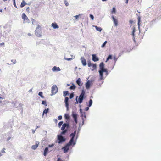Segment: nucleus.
I'll list each match as a JSON object with an SVG mask.
<instances>
[{
    "label": "nucleus",
    "instance_id": "8fccbe9b",
    "mask_svg": "<svg viewBox=\"0 0 161 161\" xmlns=\"http://www.w3.org/2000/svg\"><path fill=\"white\" fill-rule=\"evenodd\" d=\"M90 17L92 20L94 19V17L93 15L90 14Z\"/></svg>",
    "mask_w": 161,
    "mask_h": 161
},
{
    "label": "nucleus",
    "instance_id": "864d4df0",
    "mask_svg": "<svg viewBox=\"0 0 161 161\" xmlns=\"http://www.w3.org/2000/svg\"><path fill=\"white\" fill-rule=\"evenodd\" d=\"M54 146V144H52L51 145H50V144L49 145H48V147H53Z\"/></svg>",
    "mask_w": 161,
    "mask_h": 161
},
{
    "label": "nucleus",
    "instance_id": "412c9836",
    "mask_svg": "<svg viewBox=\"0 0 161 161\" xmlns=\"http://www.w3.org/2000/svg\"><path fill=\"white\" fill-rule=\"evenodd\" d=\"M99 67L100 70H101L104 68V64L103 62H102L100 64Z\"/></svg>",
    "mask_w": 161,
    "mask_h": 161
},
{
    "label": "nucleus",
    "instance_id": "6e6d98bb",
    "mask_svg": "<svg viewBox=\"0 0 161 161\" xmlns=\"http://www.w3.org/2000/svg\"><path fill=\"white\" fill-rule=\"evenodd\" d=\"M80 15V14H79L78 15H76L75 16V19H77L79 17V16Z\"/></svg>",
    "mask_w": 161,
    "mask_h": 161
},
{
    "label": "nucleus",
    "instance_id": "f8f14e48",
    "mask_svg": "<svg viewBox=\"0 0 161 161\" xmlns=\"http://www.w3.org/2000/svg\"><path fill=\"white\" fill-rule=\"evenodd\" d=\"M52 70L53 72H58L60 71L61 70L59 67L54 66L53 67Z\"/></svg>",
    "mask_w": 161,
    "mask_h": 161
},
{
    "label": "nucleus",
    "instance_id": "a18cd8bd",
    "mask_svg": "<svg viewBox=\"0 0 161 161\" xmlns=\"http://www.w3.org/2000/svg\"><path fill=\"white\" fill-rule=\"evenodd\" d=\"M90 82L91 83V84H92L93 82H94V80L93 79H91V80H89Z\"/></svg>",
    "mask_w": 161,
    "mask_h": 161
},
{
    "label": "nucleus",
    "instance_id": "774afa93",
    "mask_svg": "<svg viewBox=\"0 0 161 161\" xmlns=\"http://www.w3.org/2000/svg\"><path fill=\"white\" fill-rule=\"evenodd\" d=\"M29 7H28L26 9V10L27 11H29Z\"/></svg>",
    "mask_w": 161,
    "mask_h": 161
},
{
    "label": "nucleus",
    "instance_id": "13d9d810",
    "mask_svg": "<svg viewBox=\"0 0 161 161\" xmlns=\"http://www.w3.org/2000/svg\"><path fill=\"white\" fill-rule=\"evenodd\" d=\"M82 125H83L84 124V119L83 118H82Z\"/></svg>",
    "mask_w": 161,
    "mask_h": 161
},
{
    "label": "nucleus",
    "instance_id": "c756f323",
    "mask_svg": "<svg viewBox=\"0 0 161 161\" xmlns=\"http://www.w3.org/2000/svg\"><path fill=\"white\" fill-rule=\"evenodd\" d=\"M31 21H32V24L33 25H36V24H37V22L35 19H32V20H31Z\"/></svg>",
    "mask_w": 161,
    "mask_h": 161
},
{
    "label": "nucleus",
    "instance_id": "ea45409f",
    "mask_svg": "<svg viewBox=\"0 0 161 161\" xmlns=\"http://www.w3.org/2000/svg\"><path fill=\"white\" fill-rule=\"evenodd\" d=\"M64 1L66 6H67L69 5V3L67 0H64Z\"/></svg>",
    "mask_w": 161,
    "mask_h": 161
},
{
    "label": "nucleus",
    "instance_id": "a878e982",
    "mask_svg": "<svg viewBox=\"0 0 161 161\" xmlns=\"http://www.w3.org/2000/svg\"><path fill=\"white\" fill-rule=\"evenodd\" d=\"M26 4V3L24 0H23L21 3L20 6L21 8H22L24 7Z\"/></svg>",
    "mask_w": 161,
    "mask_h": 161
},
{
    "label": "nucleus",
    "instance_id": "4be33fe9",
    "mask_svg": "<svg viewBox=\"0 0 161 161\" xmlns=\"http://www.w3.org/2000/svg\"><path fill=\"white\" fill-rule=\"evenodd\" d=\"M49 110V109L48 108L45 109L43 111L42 113V117L43 116L44 114H46L47 113H48V112Z\"/></svg>",
    "mask_w": 161,
    "mask_h": 161
},
{
    "label": "nucleus",
    "instance_id": "3c124183",
    "mask_svg": "<svg viewBox=\"0 0 161 161\" xmlns=\"http://www.w3.org/2000/svg\"><path fill=\"white\" fill-rule=\"evenodd\" d=\"M5 150V149L4 148H3L1 151V152L2 153H5V151L4 150Z\"/></svg>",
    "mask_w": 161,
    "mask_h": 161
},
{
    "label": "nucleus",
    "instance_id": "58836bf2",
    "mask_svg": "<svg viewBox=\"0 0 161 161\" xmlns=\"http://www.w3.org/2000/svg\"><path fill=\"white\" fill-rule=\"evenodd\" d=\"M92 66L94 69H95L97 68V65L95 64H93Z\"/></svg>",
    "mask_w": 161,
    "mask_h": 161
},
{
    "label": "nucleus",
    "instance_id": "dca6fc26",
    "mask_svg": "<svg viewBox=\"0 0 161 161\" xmlns=\"http://www.w3.org/2000/svg\"><path fill=\"white\" fill-rule=\"evenodd\" d=\"M76 83L80 86L82 85V83H81V81L80 78H78L76 81Z\"/></svg>",
    "mask_w": 161,
    "mask_h": 161
},
{
    "label": "nucleus",
    "instance_id": "f03ea898",
    "mask_svg": "<svg viewBox=\"0 0 161 161\" xmlns=\"http://www.w3.org/2000/svg\"><path fill=\"white\" fill-rule=\"evenodd\" d=\"M85 94V91L84 90H82L81 94L78 98V100L79 101L80 104L81 103L83 102V100L86 98Z\"/></svg>",
    "mask_w": 161,
    "mask_h": 161
},
{
    "label": "nucleus",
    "instance_id": "9b49d317",
    "mask_svg": "<svg viewBox=\"0 0 161 161\" xmlns=\"http://www.w3.org/2000/svg\"><path fill=\"white\" fill-rule=\"evenodd\" d=\"M39 143V142L36 141L35 145H32L31 147V148L33 150L36 149L38 147Z\"/></svg>",
    "mask_w": 161,
    "mask_h": 161
},
{
    "label": "nucleus",
    "instance_id": "2f4dec72",
    "mask_svg": "<svg viewBox=\"0 0 161 161\" xmlns=\"http://www.w3.org/2000/svg\"><path fill=\"white\" fill-rule=\"evenodd\" d=\"M74 92H72V93H71L69 95V98L70 99H72L73 98V97H74Z\"/></svg>",
    "mask_w": 161,
    "mask_h": 161
},
{
    "label": "nucleus",
    "instance_id": "aec40b11",
    "mask_svg": "<svg viewBox=\"0 0 161 161\" xmlns=\"http://www.w3.org/2000/svg\"><path fill=\"white\" fill-rule=\"evenodd\" d=\"M48 151V147H46L45 148V149H44V153H43V155L44 156H46Z\"/></svg>",
    "mask_w": 161,
    "mask_h": 161
},
{
    "label": "nucleus",
    "instance_id": "c9c22d12",
    "mask_svg": "<svg viewBox=\"0 0 161 161\" xmlns=\"http://www.w3.org/2000/svg\"><path fill=\"white\" fill-rule=\"evenodd\" d=\"M103 72H107L108 70L107 69L105 68H104L101 70Z\"/></svg>",
    "mask_w": 161,
    "mask_h": 161
},
{
    "label": "nucleus",
    "instance_id": "de8ad7c7",
    "mask_svg": "<svg viewBox=\"0 0 161 161\" xmlns=\"http://www.w3.org/2000/svg\"><path fill=\"white\" fill-rule=\"evenodd\" d=\"M107 58H108L109 59H112V55H109L108 57Z\"/></svg>",
    "mask_w": 161,
    "mask_h": 161
},
{
    "label": "nucleus",
    "instance_id": "c85d7f7f",
    "mask_svg": "<svg viewBox=\"0 0 161 161\" xmlns=\"http://www.w3.org/2000/svg\"><path fill=\"white\" fill-rule=\"evenodd\" d=\"M92 99H90L89 100V103H88V104L87 105V106L89 107H90L92 105Z\"/></svg>",
    "mask_w": 161,
    "mask_h": 161
},
{
    "label": "nucleus",
    "instance_id": "e2e57ef3",
    "mask_svg": "<svg viewBox=\"0 0 161 161\" xmlns=\"http://www.w3.org/2000/svg\"><path fill=\"white\" fill-rule=\"evenodd\" d=\"M117 58L115 57H114V60L115 61V62L117 61Z\"/></svg>",
    "mask_w": 161,
    "mask_h": 161
},
{
    "label": "nucleus",
    "instance_id": "20e7f679",
    "mask_svg": "<svg viewBox=\"0 0 161 161\" xmlns=\"http://www.w3.org/2000/svg\"><path fill=\"white\" fill-rule=\"evenodd\" d=\"M72 145L73 146V144L71 143H69V142L66 144L64 147L62 148V149L64 150V153H67L69 149V147Z\"/></svg>",
    "mask_w": 161,
    "mask_h": 161
},
{
    "label": "nucleus",
    "instance_id": "4d7b16f0",
    "mask_svg": "<svg viewBox=\"0 0 161 161\" xmlns=\"http://www.w3.org/2000/svg\"><path fill=\"white\" fill-rule=\"evenodd\" d=\"M89 109V107H86L85 109V110L86 111H87Z\"/></svg>",
    "mask_w": 161,
    "mask_h": 161
},
{
    "label": "nucleus",
    "instance_id": "f257e3e1",
    "mask_svg": "<svg viewBox=\"0 0 161 161\" xmlns=\"http://www.w3.org/2000/svg\"><path fill=\"white\" fill-rule=\"evenodd\" d=\"M76 133V130H75L73 133L70 134V137H71V139L69 142L73 144V146H74L76 143V142L74 141L75 137V136Z\"/></svg>",
    "mask_w": 161,
    "mask_h": 161
},
{
    "label": "nucleus",
    "instance_id": "1a4fd4ad",
    "mask_svg": "<svg viewBox=\"0 0 161 161\" xmlns=\"http://www.w3.org/2000/svg\"><path fill=\"white\" fill-rule=\"evenodd\" d=\"M92 60L94 62H97L99 60V59L98 57H97L96 54H93L92 55Z\"/></svg>",
    "mask_w": 161,
    "mask_h": 161
},
{
    "label": "nucleus",
    "instance_id": "bb28decb",
    "mask_svg": "<svg viewBox=\"0 0 161 161\" xmlns=\"http://www.w3.org/2000/svg\"><path fill=\"white\" fill-rule=\"evenodd\" d=\"M141 22V18L139 16L138 17V28L139 29L140 28V22Z\"/></svg>",
    "mask_w": 161,
    "mask_h": 161
},
{
    "label": "nucleus",
    "instance_id": "423d86ee",
    "mask_svg": "<svg viewBox=\"0 0 161 161\" xmlns=\"http://www.w3.org/2000/svg\"><path fill=\"white\" fill-rule=\"evenodd\" d=\"M51 92L52 94H51V96H53L57 92L58 88L56 85H53L52 87Z\"/></svg>",
    "mask_w": 161,
    "mask_h": 161
},
{
    "label": "nucleus",
    "instance_id": "052dcab7",
    "mask_svg": "<svg viewBox=\"0 0 161 161\" xmlns=\"http://www.w3.org/2000/svg\"><path fill=\"white\" fill-rule=\"evenodd\" d=\"M74 120L76 124H77L78 123L77 119H74Z\"/></svg>",
    "mask_w": 161,
    "mask_h": 161
},
{
    "label": "nucleus",
    "instance_id": "473e14b6",
    "mask_svg": "<svg viewBox=\"0 0 161 161\" xmlns=\"http://www.w3.org/2000/svg\"><path fill=\"white\" fill-rule=\"evenodd\" d=\"M88 63V65L89 67H90L92 66V65L93 64L91 63L90 60H89L87 61Z\"/></svg>",
    "mask_w": 161,
    "mask_h": 161
},
{
    "label": "nucleus",
    "instance_id": "5701e85b",
    "mask_svg": "<svg viewBox=\"0 0 161 161\" xmlns=\"http://www.w3.org/2000/svg\"><path fill=\"white\" fill-rule=\"evenodd\" d=\"M22 19H23L24 20H25V19H28L27 17L26 16V14L24 13H23L22 14Z\"/></svg>",
    "mask_w": 161,
    "mask_h": 161
},
{
    "label": "nucleus",
    "instance_id": "37998d69",
    "mask_svg": "<svg viewBox=\"0 0 161 161\" xmlns=\"http://www.w3.org/2000/svg\"><path fill=\"white\" fill-rule=\"evenodd\" d=\"M42 103L43 105H44L45 106H47V104L46 103V101H42Z\"/></svg>",
    "mask_w": 161,
    "mask_h": 161
},
{
    "label": "nucleus",
    "instance_id": "cd10ccee",
    "mask_svg": "<svg viewBox=\"0 0 161 161\" xmlns=\"http://www.w3.org/2000/svg\"><path fill=\"white\" fill-rule=\"evenodd\" d=\"M76 88V86L74 84H72L70 87V89L71 90H75Z\"/></svg>",
    "mask_w": 161,
    "mask_h": 161
},
{
    "label": "nucleus",
    "instance_id": "9d476101",
    "mask_svg": "<svg viewBox=\"0 0 161 161\" xmlns=\"http://www.w3.org/2000/svg\"><path fill=\"white\" fill-rule=\"evenodd\" d=\"M92 85L91 83L89 80H87L85 84L86 88L87 89H89L91 86Z\"/></svg>",
    "mask_w": 161,
    "mask_h": 161
},
{
    "label": "nucleus",
    "instance_id": "f3484780",
    "mask_svg": "<svg viewBox=\"0 0 161 161\" xmlns=\"http://www.w3.org/2000/svg\"><path fill=\"white\" fill-rule=\"evenodd\" d=\"M64 117L68 121H69L70 120V117L69 114H64Z\"/></svg>",
    "mask_w": 161,
    "mask_h": 161
},
{
    "label": "nucleus",
    "instance_id": "f704fd0d",
    "mask_svg": "<svg viewBox=\"0 0 161 161\" xmlns=\"http://www.w3.org/2000/svg\"><path fill=\"white\" fill-rule=\"evenodd\" d=\"M135 29L134 28L133 29V30H132V35L133 36V37L135 36L134 33H135Z\"/></svg>",
    "mask_w": 161,
    "mask_h": 161
},
{
    "label": "nucleus",
    "instance_id": "49530a36",
    "mask_svg": "<svg viewBox=\"0 0 161 161\" xmlns=\"http://www.w3.org/2000/svg\"><path fill=\"white\" fill-rule=\"evenodd\" d=\"M64 59L65 60H68V61H71V60H72L73 59V58H64Z\"/></svg>",
    "mask_w": 161,
    "mask_h": 161
},
{
    "label": "nucleus",
    "instance_id": "603ef678",
    "mask_svg": "<svg viewBox=\"0 0 161 161\" xmlns=\"http://www.w3.org/2000/svg\"><path fill=\"white\" fill-rule=\"evenodd\" d=\"M65 103V106L66 107H69V104L68 103V102H64Z\"/></svg>",
    "mask_w": 161,
    "mask_h": 161
},
{
    "label": "nucleus",
    "instance_id": "39448f33",
    "mask_svg": "<svg viewBox=\"0 0 161 161\" xmlns=\"http://www.w3.org/2000/svg\"><path fill=\"white\" fill-rule=\"evenodd\" d=\"M57 137L58 144H61L66 141V138L61 135H58Z\"/></svg>",
    "mask_w": 161,
    "mask_h": 161
},
{
    "label": "nucleus",
    "instance_id": "79ce46f5",
    "mask_svg": "<svg viewBox=\"0 0 161 161\" xmlns=\"http://www.w3.org/2000/svg\"><path fill=\"white\" fill-rule=\"evenodd\" d=\"M81 114V116L82 118H83V116H84L85 118H86V115L85 114V112L82 113Z\"/></svg>",
    "mask_w": 161,
    "mask_h": 161
},
{
    "label": "nucleus",
    "instance_id": "c03bdc74",
    "mask_svg": "<svg viewBox=\"0 0 161 161\" xmlns=\"http://www.w3.org/2000/svg\"><path fill=\"white\" fill-rule=\"evenodd\" d=\"M69 98L68 97H66L64 100V102H68Z\"/></svg>",
    "mask_w": 161,
    "mask_h": 161
},
{
    "label": "nucleus",
    "instance_id": "0eeeda50",
    "mask_svg": "<svg viewBox=\"0 0 161 161\" xmlns=\"http://www.w3.org/2000/svg\"><path fill=\"white\" fill-rule=\"evenodd\" d=\"M70 128V126L69 123L68 122L64 123L61 128V130H65L66 129H68V130Z\"/></svg>",
    "mask_w": 161,
    "mask_h": 161
},
{
    "label": "nucleus",
    "instance_id": "393cba45",
    "mask_svg": "<svg viewBox=\"0 0 161 161\" xmlns=\"http://www.w3.org/2000/svg\"><path fill=\"white\" fill-rule=\"evenodd\" d=\"M94 26L95 27L97 31L99 32H101L102 30V29L100 27H98L97 26Z\"/></svg>",
    "mask_w": 161,
    "mask_h": 161
},
{
    "label": "nucleus",
    "instance_id": "b1692460",
    "mask_svg": "<svg viewBox=\"0 0 161 161\" xmlns=\"http://www.w3.org/2000/svg\"><path fill=\"white\" fill-rule=\"evenodd\" d=\"M63 93V96L64 97H66L67 95H68L69 94V91H64Z\"/></svg>",
    "mask_w": 161,
    "mask_h": 161
},
{
    "label": "nucleus",
    "instance_id": "09e8293b",
    "mask_svg": "<svg viewBox=\"0 0 161 161\" xmlns=\"http://www.w3.org/2000/svg\"><path fill=\"white\" fill-rule=\"evenodd\" d=\"M62 119V116L61 115H60L58 116V119L59 120H61Z\"/></svg>",
    "mask_w": 161,
    "mask_h": 161
},
{
    "label": "nucleus",
    "instance_id": "4468645a",
    "mask_svg": "<svg viewBox=\"0 0 161 161\" xmlns=\"http://www.w3.org/2000/svg\"><path fill=\"white\" fill-rule=\"evenodd\" d=\"M112 18L113 19V21L114 22L115 25L117 26L118 25V20L117 19H115L114 16H112Z\"/></svg>",
    "mask_w": 161,
    "mask_h": 161
},
{
    "label": "nucleus",
    "instance_id": "e433bc0d",
    "mask_svg": "<svg viewBox=\"0 0 161 161\" xmlns=\"http://www.w3.org/2000/svg\"><path fill=\"white\" fill-rule=\"evenodd\" d=\"M107 41H105L103 43V44L101 46V47L102 48L104 47L106 43H107Z\"/></svg>",
    "mask_w": 161,
    "mask_h": 161
},
{
    "label": "nucleus",
    "instance_id": "7ed1b4c3",
    "mask_svg": "<svg viewBox=\"0 0 161 161\" xmlns=\"http://www.w3.org/2000/svg\"><path fill=\"white\" fill-rule=\"evenodd\" d=\"M40 27L41 26L39 25H37L35 31V35L39 37H41L42 36Z\"/></svg>",
    "mask_w": 161,
    "mask_h": 161
},
{
    "label": "nucleus",
    "instance_id": "72a5a7b5",
    "mask_svg": "<svg viewBox=\"0 0 161 161\" xmlns=\"http://www.w3.org/2000/svg\"><path fill=\"white\" fill-rule=\"evenodd\" d=\"M63 124V121H61L59 122L58 124V127L60 128L61 126Z\"/></svg>",
    "mask_w": 161,
    "mask_h": 161
},
{
    "label": "nucleus",
    "instance_id": "a211bd4d",
    "mask_svg": "<svg viewBox=\"0 0 161 161\" xmlns=\"http://www.w3.org/2000/svg\"><path fill=\"white\" fill-rule=\"evenodd\" d=\"M51 26L55 29L58 28H59L58 26L56 23H52L51 25Z\"/></svg>",
    "mask_w": 161,
    "mask_h": 161
},
{
    "label": "nucleus",
    "instance_id": "bf43d9fd",
    "mask_svg": "<svg viewBox=\"0 0 161 161\" xmlns=\"http://www.w3.org/2000/svg\"><path fill=\"white\" fill-rule=\"evenodd\" d=\"M36 130V129L35 130L32 129V133L33 134H34L35 133V131Z\"/></svg>",
    "mask_w": 161,
    "mask_h": 161
},
{
    "label": "nucleus",
    "instance_id": "ddd939ff",
    "mask_svg": "<svg viewBox=\"0 0 161 161\" xmlns=\"http://www.w3.org/2000/svg\"><path fill=\"white\" fill-rule=\"evenodd\" d=\"M72 116L73 118L74 119H77V114L76 113H75L73 111L72 112Z\"/></svg>",
    "mask_w": 161,
    "mask_h": 161
},
{
    "label": "nucleus",
    "instance_id": "a19ab883",
    "mask_svg": "<svg viewBox=\"0 0 161 161\" xmlns=\"http://www.w3.org/2000/svg\"><path fill=\"white\" fill-rule=\"evenodd\" d=\"M78 96H76V98H75V101L76 102L75 103V104H78V103H79V101L78 100Z\"/></svg>",
    "mask_w": 161,
    "mask_h": 161
},
{
    "label": "nucleus",
    "instance_id": "338daca9",
    "mask_svg": "<svg viewBox=\"0 0 161 161\" xmlns=\"http://www.w3.org/2000/svg\"><path fill=\"white\" fill-rule=\"evenodd\" d=\"M129 22L131 24H132L133 23V21L132 20H130Z\"/></svg>",
    "mask_w": 161,
    "mask_h": 161
},
{
    "label": "nucleus",
    "instance_id": "0e129e2a",
    "mask_svg": "<svg viewBox=\"0 0 161 161\" xmlns=\"http://www.w3.org/2000/svg\"><path fill=\"white\" fill-rule=\"evenodd\" d=\"M54 121L55 123H57L58 122V120L56 119H54Z\"/></svg>",
    "mask_w": 161,
    "mask_h": 161
},
{
    "label": "nucleus",
    "instance_id": "2eb2a0df",
    "mask_svg": "<svg viewBox=\"0 0 161 161\" xmlns=\"http://www.w3.org/2000/svg\"><path fill=\"white\" fill-rule=\"evenodd\" d=\"M98 72L99 73V75L100 76V79L101 80H103V72L101 70H99L98 71Z\"/></svg>",
    "mask_w": 161,
    "mask_h": 161
},
{
    "label": "nucleus",
    "instance_id": "6e6552de",
    "mask_svg": "<svg viewBox=\"0 0 161 161\" xmlns=\"http://www.w3.org/2000/svg\"><path fill=\"white\" fill-rule=\"evenodd\" d=\"M80 60L81 61L82 64L83 66H85L86 65V61L84 57H82L81 58Z\"/></svg>",
    "mask_w": 161,
    "mask_h": 161
},
{
    "label": "nucleus",
    "instance_id": "7c9ffc66",
    "mask_svg": "<svg viewBox=\"0 0 161 161\" xmlns=\"http://www.w3.org/2000/svg\"><path fill=\"white\" fill-rule=\"evenodd\" d=\"M43 93L42 92H39L38 93V95L40 96L42 98H44V97L42 95Z\"/></svg>",
    "mask_w": 161,
    "mask_h": 161
},
{
    "label": "nucleus",
    "instance_id": "6ab92c4d",
    "mask_svg": "<svg viewBox=\"0 0 161 161\" xmlns=\"http://www.w3.org/2000/svg\"><path fill=\"white\" fill-rule=\"evenodd\" d=\"M62 131L61 132L60 134L59 135H61L63 136V135H65L68 131V129H66L65 130H62Z\"/></svg>",
    "mask_w": 161,
    "mask_h": 161
},
{
    "label": "nucleus",
    "instance_id": "4c0bfd02",
    "mask_svg": "<svg viewBox=\"0 0 161 161\" xmlns=\"http://www.w3.org/2000/svg\"><path fill=\"white\" fill-rule=\"evenodd\" d=\"M116 11V8L114 7H113L112 8V11H111V13H115Z\"/></svg>",
    "mask_w": 161,
    "mask_h": 161
},
{
    "label": "nucleus",
    "instance_id": "680f3d73",
    "mask_svg": "<svg viewBox=\"0 0 161 161\" xmlns=\"http://www.w3.org/2000/svg\"><path fill=\"white\" fill-rule=\"evenodd\" d=\"M81 127L79 125V128L78 129V133L79 132L80 130V128H81Z\"/></svg>",
    "mask_w": 161,
    "mask_h": 161
},
{
    "label": "nucleus",
    "instance_id": "69168bd1",
    "mask_svg": "<svg viewBox=\"0 0 161 161\" xmlns=\"http://www.w3.org/2000/svg\"><path fill=\"white\" fill-rule=\"evenodd\" d=\"M123 51H122L121 52V53H120L119 54V56H121V55L122 54H123Z\"/></svg>",
    "mask_w": 161,
    "mask_h": 161
},
{
    "label": "nucleus",
    "instance_id": "5fc2aeb1",
    "mask_svg": "<svg viewBox=\"0 0 161 161\" xmlns=\"http://www.w3.org/2000/svg\"><path fill=\"white\" fill-rule=\"evenodd\" d=\"M11 61L13 62V64H14L16 63V60H11Z\"/></svg>",
    "mask_w": 161,
    "mask_h": 161
}]
</instances>
